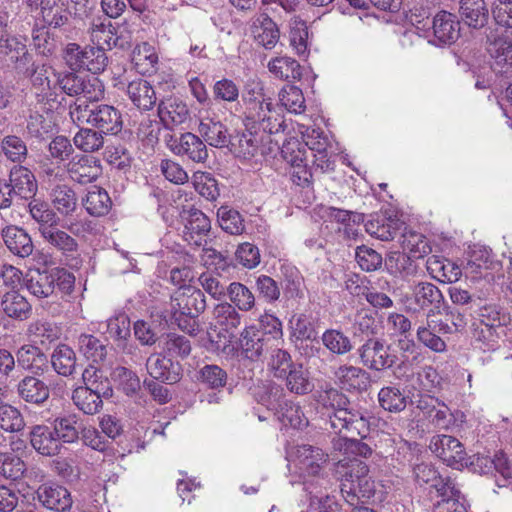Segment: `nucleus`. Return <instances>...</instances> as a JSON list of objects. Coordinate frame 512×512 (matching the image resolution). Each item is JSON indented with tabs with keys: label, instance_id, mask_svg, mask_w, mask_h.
<instances>
[{
	"label": "nucleus",
	"instance_id": "21",
	"mask_svg": "<svg viewBox=\"0 0 512 512\" xmlns=\"http://www.w3.org/2000/svg\"><path fill=\"white\" fill-rule=\"evenodd\" d=\"M67 172L73 181L80 184L91 183L101 174L100 161L93 156H75L68 163Z\"/></svg>",
	"mask_w": 512,
	"mask_h": 512
},
{
	"label": "nucleus",
	"instance_id": "15",
	"mask_svg": "<svg viewBox=\"0 0 512 512\" xmlns=\"http://www.w3.org/2000/svg\"><path fill=\"white\" fill-rule=\"evenodd\" d=\"M416 407L436 428L448 429L453 422L449 407L438 398L421 395L416 401Z\"/></svg>",
	"mask_w": 512,
	"mask_h": 512
},
{
	"label": "nucleus",
	"instance_id": "40",
	"mask_svg": "<svg viewBox=\"0 0 512 512\" xmlns=\"http://www.w3.org/2000/svg\"><path fill=\"white\" fill-rule=\"evenodd\" d=\"M54 371L61 376H72L77 367V359L74 350L66 345L59 344L52 352L50 361Z\"/></svg>",
	"mask_w": 512,
	"mask_h": 512
},
{
	"label": "nucleus",
	"instance_id": "53",
	"mask_svg": "<svg viewBox=\"0 0 512 512\" xmlns=\"http://www.w3.org/2000/svg\"><path fill=\"white\" fill-rule=\"evenodd\" d=\"M78 348L87 359L93 362H101L107 356V346L91 334L79 335Z\"/></svg>",
	"mask_w": 512,
	"mask_h": 512
},
{
	"label": "nucleus",
	"instance_id": "54",
	"mask_svg": "<svg viewBox=\"0 0 512 512\" xmlns=\"http://www.w3.org/2000/svg\"><path fill=\"white\" fill-rule=\"evenodd\" d=\"M322 344L336 355L347 354L353 348L350 338L339 329H328L322 333Z\"/></svg>",
	"mask_w": 512,
	"mask_h": 512
},
{
	"label": "nucleus",
	"instance_id": "34",
	"mask_svg": "<svg viewBox=\"0 0 512 512\" xmlns=\"http://www.w3.org/2000/svg\"><path fill=\"white\" fill-rule=\"evenodd\" d=\"M198 133L208 145L216 148L225 147L230 143L226 126L213 118H202L198 126Z\"/></svg>",
	"mask_w": 512,
	"mask_h": 512
},
{
	"label": "nucleus",
	"instance_id": "32",
	"mask_svg": "<svg viewBox=\"0 0 512 512\" xmlns=\"http://www.w3.org/2000/svg\"><path fill=\"white\" fill-rule=\"evenodd\" d=\"M113 393H98V390L85 387H77L72 393V400L75 406L87 415L98 413L103 406V398L112 397Z\"/></svg>",
	"mask_w": 512,
	"mask_h": 512
},
{
	"label": "nucleus",
	"instance_id": "46",
	"mask_svg": "<svg viewBox=\"0 0 512 512\" xmlns=\"http://www.w3.org/2000/svg\"><path fill=\"white\" fill-rule=\"evenodd\" d=\"M198 382L209 389L219 390L226 386L228 374L216 364H204L196 372Z\"/></svg>",
	"mask_w": 512,
	"mask_h": 512
},
{
	"label": "nucleus",
	"instance_id": "36",
	"mask_svg": "<svg viewBox=\"0 0 512 512\" xmlns=\"http://www.w3.org/2000/svg\"><path fill=\"white\" fill-rule=\"evenodd\" d=\"M27 289L38 298L51 296L54 291L52 269H30L26 279Z\"/></svg>",
	"mask_w": 512,
	"mask_h": 512
},
{
	"label": "nucleus",
	"instance_id": "12",
	"mask_svg": "<svg viewBox=\"0 0 512 512\" xmlns=\"http://www.w3.org/2000/svg\"><path fill=\"white\" fill-rule=\"evenodd\" d=\"M37 499L49 510L67 512L71 509L73 500L71 493L62 485L53 482L41 484L37 491Z\"/></svg>",
	"mask_w": 512,
	"mask_h": 512
},
{
	"label": "nucleus",
	"instance_id": "30",
	"mask_svg": "<svg viewBox=\"0 0 512 512\" xmlns=\"http://www.w3.org/2000/svg\"><path fill=\"white\" fill-rule=\"evenodd\" d=\"M430 276L442 283H455L462 276L461 268L449 259L432 255L426 261Z\"/></svg>",
	"mask_w": 512,
	"mask_h": 512
},
{
	"label": "nucleus",
	"instance_id": "2",
	"mask_svg": "<svg viewBox=\"0 0 512 512\" xmlns=\"http://www.w3.org/2000/svg\"><path fill=\"white\" fill-rule=\"evenodd\" d=\"M357 457L346 455L335 463V475L341 481V493L352 506L367 502L376 492L368 465Z\"/></svg>",
	"mask_w": 512,
	"mask_h": 512
},
{
	"label": "nucleus",
	"instance_id": "49",
	"mask_svg": "<svg viewBox=\"0 0 512 512\" xmlns=\"http://www.w3.org/2000/svg\"><path fill=\"white\" fill-rule=\"evenodd\" d=\"M267 369L277 379L286 376V373L296 364L288 351L275 346L269 352Z\"/></svg>",
	"mask_w": 512,
	"mask_h": 512
},
{
	"label": "nucleus",
	"instance_id": "50",
	"mask_svg": "<svg viewBox=\"0 0 512 512\" xmlns=\"http://www.w3.org/2000/svg\"><path fill=\"white\" fill-rule=\"evenodd\" d=\"M379 405L391 413H399L407 406V397L396 386H386L378 393Z\"/></svg>",
	"mask_w": 512,
	"mask_h": 512
},
{
	"label": "nucleus",
	"instance_id": "11",
	"mask_svg": "<svg viewBox=\"0 0 512 512\" xmlns=\"http://www.w3.org/2000/svg\"><path fill=\"white\" fill-rule=\"evenodd\" d=\"M443 302L444 296L436 285L421 281L412 287L409 309L414 312L428 310L427 318H430Z\"/></svg>",
	"mask_w": 512,
	"mask_h": 512
},
{
	"label": "nucleus",
	"instance_id": "37",
	"mask_svg": "<svg viewBox=\"0 0 512 512\" xmlns=\"http://www.w3.org/2000/svg\"><path fill=\"white\" fill-rule=\"evenodd\" d=\"M29 200V213L31 218L38 223L40 235H42L44 231L52 228L53 225L59 224L60 218L57 216L56 212L51 209L49 203L35 198V196Z\"/></svg>",
	"mask_w": 512,
	"mask_h": 512
},
{
	"label": "nucleus",
	"instance_id": "58",
	"mask_svg": "<svg viewBox=\"0 0 512 512\" xmlns=\"http://www.w3.org/2000/svg\"><path fill=\"white\" fill-rule=\"evenodd\" d=\"M103 133L91 128H80L73 141L75 146L84 152L98 151L104 145Z\"/></svg>",
	"mask_w": 512,
	"mask_h": 512
},
{
	"label": "nucleus",
	"instance_id": "55",
	"mask_svg": "<svg viewBox=\"0 0 512 512\" xmlns=\"http://www.w3.org/2000/svg\"><path fill=\"white\" fill-rule=\"evenodd\" d=\"M433 321L427 318L426 323L420 325L416 331V338L426 348L435 353H443L447 349L445 341L432 328Z\"/></svg>",
	"mask_w": 512,
	"mask_h": 512
},
{
	"label": "nucleus",
	"instance_id": "20",
	"mask_svg": "<svg viewBox=\"0 0 512 512\" xmlns=\"http://www.w3.org/2000/svg\"><path fill=\"white\" fill-rule=\"evenodd\" d=\"M489 41L488 51L493 59L491 64L492 70L495 74L505 76L507 78L512 76V42L503 38H495Z\"/></svg>",
	"mask_w": 512,
	"mask_h": 512
},
{
	"label": "nucleus",
	"instance_id": "61",
	"mask_svg": "<svg viewBox=\"0 0 512 512\" xmlns=\"http://www.w3.org/2000/svg\"><path fill=\"white\" fill-rule=\"evenodd\" d=\"M220 227L231 235H239L244 229V220L240 213L228 207H220L217 211Z\"/></svg>",
	"mask_w": 512,
	"mask_h": 512
},
{
	"label": "nucleus",
	"instance_id": "17",
	"mask_svg": "<svg viewBox=\"0 0 512 512\" xmlns=\"http://www.w3.org/2000/svg\"><path fill=\"white\" fill-rule=\"evenodd\" d=\"M132 105L141 112L151 111L158 103L155 88L143 78H137L127 83L125 89Z\"/></svg>",
	"mask_w": 512,
	"mask_h": 512
},
{
	"label": "nucleus",
	"instance_id": "43",
	"mask_svg": "<svg viewBox=\"0 0 512 512\" xmlns=\"http://www.w3.org/2000/svg\"><path fill=\"white\" fill-rule=\"evenodd\" d=\"M83 205L90 215L100 217L108 214L112 201L105 189L92 186L83 199Z\"/></svg>",
	"mask_w": 512,
	"mask_h": 512
},
{
	"label": "nucleus",
	"instance_id": "47",
	"mask_svg": "<svg viewBox=\"0 0 512 512\" xmlns=\"http://www.w3.org/2000/svg\"><path fill=\"white\" fill-rule=\"evenodd\" d=\"M51 197L55 209L63 216L71 215L77 207L76 193L68 185H56Z\"/></svg>",
	"mask_w": 512,
	"mask_h": 512
},
{
	"label": "nucleus",
	"instance_id": "1",
	"mask_svg": "<svg viewBox=\"0 0 512 512\" xmlns=\"http://www.w3.org/2000/svg\"><path fill=\"white\" fill-rule=\"evenodd\" d=\"M324 426L322 429L329 428L336 435L332 438V446L335 451L342 452L344 456L352 455L367 458L372 454L371 447L359 439H355L354 434L361 435L360 427L366 426L363 417L357 418V415L348 411V409H338L331 415H324Z\"/></svg>",
	"mask_w": 512,
	"mask_h": 512
},
{
	"label": "nucleus",
	"instance_id": "19",
	"mask_svg": "<svg viewBox=\"0 0 512 512\" xmlns=\"http://www.w3.org/2000/svg\"><path fill=\"white\" fill-rule=\"evenodd\" d=\"M7 183L15 197L21 200L33 198L38 190L34 174L22 165H15L11 168Z\"/></svg>",
	"mask_w": 512,
	"mask_h": 512
},
{
	"label": "nucleus",
	"instance_id": "48",
	"mask_svg": "<svg viewBox=\"0 0 512 512\" xmlns=\"http://www.w3.org/2000/svg\"><path fill=\"white\" fill-rule=\"evenodd\" d=\"M226 294L231 301L230 304L240 311L248 312L255 307L256 299L253 292L240 282L230 283Z\"/></svg>",
	"mask_w": 512,
	"mask_h": 512
},
{
	"label": "nucleus",
	"instance_id": "35",
	"mask_svg": "<svg viewBox=\"0 0 512 512\" xmlns=\"http://www.w3.org/2000/svg\"><path fill=\"white\" fill-rule=\"evenodd\" d=\"M267 68L269 72L277 79L290 83L298 81L302 77V67L298 61L288 56H279L272 58Z\"/></svg>",
	"mask_w": 512,
	"mask_h": 512
},
{
	"label": "nucleus",
	"instance_id": "23",
	"mask_svg": "<svg viewBox=\"0 0 512 512\" xmlns=\"http://www.w3.org/2000/svg\"><path fill=\"white\" fill-rule=\"evenodd\" d=\"M434 36L439 44L450 45L460 36V21L456 15L440 11L432 21Z\"/></svg>",
	"mask_w": 512,
	"mask_h": 512
},
{
	"label": "nucleus",
	"instance_id": "39",
	"mask_svg": "<svg viewBox=\"0 0 512 512\" xmlns=\"http://www.w3.org/2000/svg\"><path fill=\"white\" fill-rule=\"evenodd\" d=\"M365 229L367 233L379 240L390 241L398 233L399 220L377 214L366 222Z\"/></svg>",
	"mask_w": 512,
	"mask_h": 512
},
{
	"label": "nucleus",
	"instance_id": "6",
	"mask_svg": "<svg viewBox=\"0 0 512 512\" xmlns=\"http://www.w3.org/2000/svg\"><path fill=\"white\" fill-rule=\"evenodd\" d=\"M181 217L184 225L182 231L184 241L197 247L206 245L211 230L210 219L196 208L183 211Z\"/></svg>",
	"mask_w": 512,
	"mask_h": 512
},
{
	"label": "nucleus",
	"instance_id": "5",
	"mask_svg": "<svg viewBox=\"0 0 512 512\" xmlns=\"http://www.w3.org/2000/svg\"><path fill=\"white\" fill-rule=\"evenodd\" d=\"M170 308L174 315L197 318L206 308V298L200 289L187 286L171 296Z\"/></svg>",
	"mask_w": 512,
	"mask_h": 512
},
{
	"label": "nucleus",
	"instance_id": "26",
	"mask_svg": "<svg viewBox=\"0 0 512 512\" xmlns=\"http://www.w3.org/2000/svg\"><path fill=\"white\" fill-rule=\"evenodd\" d=\"M413 474L419 484H430L437 493L443 491L455 495L456 483L451 478H442L436 469L429 463L421 462L414 464Z\"/></svg>",
	"mask_w": 512,
	"mask_h": 512
},
{
	"label": "nucleus",
	"instance_id": "8",
	"mask_svg": "<svg viewBox=\"0 0 512 512\" xmlns=\"http://www.w3.org/2000/svg\"><path fill=\"white\" fill-rule=\"evenodd\" d=\"M146 370L152 379L168 385L178 383L183 376L180 362L162 353H153L147 358Z\"/></svg>",
	"mask_w": 512,
	"mask_h": 512
},
{
	"label": "nucleus",
	"instance_id": "62",
	"mask_svg": "<svg viewBox=\"0 0 512 512\" xmlns=\"http://www.w3.org/2000/svg\"><path fill=\"white\" fill-rule=\"evenodd\" d=\"M82 380L85 388L98 390V393L105 394L106 392L113 393V389L109 379L104 375L103 371L99 368L89 365L82 373Z\"/></svg>",
	"mask_w": 512,
	"mask_h": 512
},
{
	"label": "nucleus",
	"instance_id": "42",
	"mask_svg": "<svg viewBox=\"0 0 512 512\" xmlns=\"http://www.w3.org/2000/svg\"><path fill=\"white\" fill-rule=\"evenodd\" d=\"M213 317L215 326L230 334L240 326L242 319L235 306L228 302L217 304L213 310Z\"/></svg>",
	"mask_w": 512,
	"mask_h": 512
},
{
	"label": "nucleus",
	"instance_id": "31",
	"mask_svg": "<svg viewBox=\"0 0 512 512\" xmlns=\"http://www.w3.org/2000/svg\"><path fill=\"white\" fill-rule=\"evenodd\" d=\"M40 10L48 27L59 29L69 24L71 12L66 0H45Z\"/></svg>",
	"mask_w": 512,
	"mask_h": 512
},
{
	"label": "nucleus",
	"instance_id": "44",
	"mask_svg": "<svg viewBox=\"0 0 512 512\" xmlns=\"http://www.w3.org/2000/svg\"><path fill=\"white\" fill-rule=\"evenodd\" d=\"M81 425L75 414H69L55 418L53 422V431L59 442L74 443L80 437Z\"/></svg>",
	"mask_w": 512,
	"mask_h": 512
},
{
	"label": "nucleus",
	"instance_id": "16",
	"mask_svg": "<svg viewBox=\"0 0 512 512\" xmlns=\"http://www.w3.org/2000/svg\"><path fill=\"white\" fill-rule=\"evenodd\" d=\"M1 236L5 247L16 257H29L34 251L32 237L26 229L17 225L2 228Z\"/></svg>",
	"mask_w": 512,
	"mask_h": 512
},
{
	"label": "nucleus",
	"instance_id": "28",
	"mask_svg": "<svg viewBox=\"0 0 512 512\" xmlns=\"http://www.w3.org/2000/svg\"><path fill=\"white\" fill-rule=\"evenodd\" d=\"M332 378L342 388L348 391L366 388L369 374L362 368L341 365L332 369Z\"/></svg>",
	"mask_w": 512,
	"mask_h": 512
},
{
	"label": "nucleus",
	"instance_id": "57",
	"mask_svg": "<svg viewBox=\"0 0 512 512\" xmlns=\"http://www.w3.org/2000/svg\"><path fill=\"white\" fill-rule=\"evenodd\" d=\"M231 151L238 158L250 160L258 154L259 141L250 132L242 133L236 137L234 142H231Z\"/></svg>",
	"mask_w": 512,
	"mask_h": 512
},
{
	"label": "nucleus",
	"instance_id": "41",
	"mask_svg": "<svg viewBox=\"0 0 512 512\" xmlns=\"http://www.w3.org/2000/svg\"><path fill=\"white\" fill-rule=\"evenodd\" d=\"M414 259L406 253L395 252L386 259L385 265L391 274L407 279L418 273L419 267Z\"/></svg>",
	"mask_w": 512,
	"mask_h": 512
},
{
	"label": "nucleus",
	"instance_id": "25",
	"mask_svg": "<svg viewBox=\"0 0 512 512\" xmlns=\"http://www.w3.org/2000/svg\"><path fill=\"white\" fill-rule=\"evenodd\" d=\"M90 37L96 48L111 50L113 47H123L120 38L116 36L115 27L111 21L101 17L93 18L89 27Z\"/></svg>",
	"mask_w": 512,
	"mask_h": 512
},
{
	"label": "nucleus",
	"instance_id": "56",
	"mask_svg": "<svg viewBox=\"0 0 512 512\" xmlns=\"http://www.w3.org/2000/svg\"><path fill=\"white\" fill-rule=\"evenodd\" d=\"M32 45L38 54L51 56L58 48V41L47 27H36L32 30Z\"/></svg>",
	"mask_w": 512,
	"mask_h": 512
},
{
	"label": "nucleus",
	"instance_id": "38",
	"mask_svg": "<svg viewBox=\"0 0 512 512\" xmlns=\"http://www.w3.org/2000/svg\"><path fill=\"white\" fill-rule=\"evenodd\" d=\"M252 391L254 399L268 409L278 410L281 408L285 397V392L281 385L273 381H266L255 386Z\"/></svg>",
	"mask_w": 512,
	"mask_h": 512
},
{
	"label": "nucleus",
	"instance_id": "7",
	"mask_svg": "<svg viewBox=\"0 0 512 512\" xmlns=\"http://www.w3.org/2000/svg\"><path fill=\"white\" fill-rule=\"evenodd\" d=\"M167 147L178 156H186L195 163H204L208 158V149L202 138L186 132L179 138L168 135L165 139Z\"/></svg>",
	"mask_w": 512,
	"mask_h": 512
},
{
	"label": "nucleus",
	"instance_id": "9",
	"mask_svg": "<svg viewBox=\"0 0 512 512\" xmlns=\"http://www.w3.org/2000/svg\"><path fill=\"white\" fill-rule=\"evenodd\" d=\"M363 366L370 370L382 371L392 367L396 357L389 353V347L378 338H369L358 348Z\"/></svg>",
	"mask_w": 512,
	"mask_h": 512
},
{
	"label": "nucleus",
	"instance_id": "29",
	"mask_svg": "<svg viewBox=\"0 0 512 512\" xmlns=\"http://www.w3.org/2000/svg\"><path fill=\"white\" fill-rule=\"evenodd\" d=\"M30 443L43 456H55L62 448L53 429L46 425H36L31 429Z\"/></svg>",
	"mask_w": 512,
	"mask_h": 512
},
{
	"label": "nucleus",
	"instance_id": "33",
	"mask_svg": "<svg viewBox=\"0 0 512 512\" xmlns=\"http://www.w3.org/2000/svg\"><path fill=\"white\" fill-rule=\"evenodd\" d=\"M1 307L6 316L19 321L28 319L32 311L31 304L18 290H7L2 296Z\"/></svg>",
	"mask_w": 512,
	"mask_h": 512
},
{
	"label": "nucleus",
	"instance_id": "27",
	"mask_svg": "<svg viewBox=\"0 0 512 512\" xmlns=\"http://www.w3.org/2000/svg\"><path fill=\"white\" fill-rule=\"evenodd\" d=\"M18 366L34 375H42L48 370L49 359L37 346L23 345L16 352Z\"/></svg>",
	"mask_w": 512,
	"mask_h": 512
},
{
	"label": "nucleus",
	"instance_id": "45",
	"mask_svg": "<svg viewBox=\"0 0 512 512\" xmlns=\"http://www.w3.org/2000/svg\"><path fill=\"white\" fill-rule=\"evenodd\" d=\"M55 123L49 113L40 114L39 112H31L26 125V132L31 138L44 140L53 134Z\"/></svg>",
	"mask_w": 512,
	"mask_h": 512
},
{
	"label": "nucleus",
	"instance_id": "63",
	"mask_svg": "<svg viewBox=\"0 0 512 512\" xmlns=\"http://www.w3.org/2000/svg\"><path fill=\"white\" fill-rule=\"evenodd\" d=\"M20 411L10 404L0 402V428L6 432H18L24 428Z\"/></svg>",
	"mask_w": 512,
	"mask_h": 512
},
{
	"label": "nucleus",
	"instance_id": "14",
	"mask_svg": "<svg viewBox=\"0 0 512 512\" xmlns=\"http://www.w3.org/2000/svg\"><path fill=\"white\" fill-rule=\"evenodd\" d=\"M43 240L52 248L58 251L65 259L67 265H72L77 260L79 254V245L76 239L64 230L53 225L41 235Z\"/></svg>",
	"mask_w": 512,
	"mask_h": 512
},
{
	"label": "nucleus",
	"instance_id": "4",
	"mask_svg": "<svg viewBox=\"0 0 512 512\" xmlns=\"http://www.w3.org/2000/svg\"><path fill=\"white\" fill-rule=\"evenodd\" d=\"M429 449L447 466L460 470L467 465L466 452L462 443L450 435L433 436Z\"/></svg>",
	"mask_w": 512,
	"mask_h": 512
},
{
	"label": "nucleus",
	"instance_id": "22",
	"mask_svg": "<svg viewBox=\"0 0 512 512\" xmlns=\"http://www.w3.org/2000/svg\"><path fill=\"white\" fill-rule=\"evenodd\" d=\"M122 117L119 110L107 104H96L90 125L103 134L115 135L122 130Z\"/></svg>",
	"mask_w": 512,
	"mask_h": 512
},
{
	"label": "nucleus",
	"instance_id": "24",
	"mask_svg": "<svg viewBox=\"0 0 512 512\" xmlns=\"http://www.w3.org/2000/svg\"><path fill=\"white\" fill-rule=\"evenodd\" d=\"M16 390L20 399L35 405L43 404L50 396L48 385L35 375H27L22 378L18 382Z\"/></svg>",
	"mask_w": 512,
	"mask_h": 512
},
{
	"label": "nucleus",
	"instance_id": "18",
	"mask_svg": "<svg viewBox=\"0 0 512 512\" xmlns=\"http://www.w3.org/2000/svg\"><path fill=\"white\" fill-rule=\"evenodd\" d=\"M461 21L471 29L480 30L490 21V10L485 0H459Z\"/></svg>",
	"mask_w": 512,
	"mask_h": 512
},
{
	"label": "nucleus",
	"instance_id": "52",
	"mask_svg": "<svg viewBox=\"0 0 512 512\" xmlns=\"http://www.w3.org/2000/svg\"><path fill=\"white\" fill-rule=\"evenodd\" d=\"M5 53L10 61L15 64V69L18 72L26 70L27 65L32 61V56L29 54L26 44L16 37L5 40Z\"/></svg>",
	"mask_w": 512,
	"mask_h": 512
},
{
	"label": "nucleus",
	"instance_id": "13",
	"mask_svg": "<svg viewBox=\"0 0 512 512\" xmlns=\"http://www.w3.org/2000/svg\"><path fill=\"white\" fill-rule=\"evenodd\" d=\"M157 115L160 123L172 130L175 126L181 125L189 118L187 104L178 97H163L157 103Z\"/></svg>",
	"mask_w": 512,
	"mask_h": 512
},
{
	"label": "nucleus",
	"instance_id": "3",
	"mask_svg": "<svg viewBox=\"0 0 512 512\" xmlns=\"http://www.w3.org/2000/svg\"><path fill=\"white\" fill-rule=\"evenodd\" d=\"M57 85L63 93L70 97L80 98L83 96L85 99H96L103 94L102 84L98 78L90 79L75 72L59 73Z\"/></svg>",
	"mask_w": 512,
	"mask_h": 512
},
{
	"label": "nucleus",
	"instance_id": "59",
	"mask_svg": "<svg viewBox=\"0 0 512 512\" xmlns=\"http://www.w3.org/2000/svg\"><path fill=\"white\" fill-rule=\"evenodd\" d=\"M163 349L164 352L171 358L176 357L185 359L190 355L192 351V345L190 339L187 336L177 333H169L165 338Z\"/></svg>",
	"mask_w": 512,
	"mask_h": 512
},
{
	"label": "nucleus",
	"instance_id": "64",
	"mask_svg": "<svg viewBox=\"0 0 512 512\" xmlns=\"http://www.w3.org/2000/svg\"><path fill=\"white\" fill-rule=\"evenodd\" d=\"M1 149L4 155L12 162L22 163L28 155L26 143L16 135H8L3 138Z\"/></svg>",
	"mask_w": 512,
	"mask_h": 512
},
{
	"label": "nucleus",
	"instance_id": "51",
	"mask_svg": "<svg viewBox=\"0 0 512 512\" xmlns=\"http://www.w3.org/2000/svg\"><path fill=\"white\" fill-rule=\"evenodd\" d=\"M281 379L286 381V387L295 394H306L314 387L301 364H295Z\"/></svg>",
	"mask_w": 512,
	"mask_h": 512
},
{
	"label": "nucleus",
	"instance_id": "10",
	"mask_svg": "<svg viewBox=\"0 0 512 512\" xmlns=\"http://www.w3.org/2000/svg\"><path fill=\"white\" fill-rule=\"evenodd\" d=\"M279 346L273 339L266 337L256 325H251L243 329L239 338V347L242 355L252 361H257L268 353L273 347Z\"/></svg>",
	"mask_w": 512,
	"mask_h": 512
},
{
	"label": "nucleus",
	"instance_id": "60",
	"mask_svg": "<svg viewBox=\"0 0 512 512\" xmlns=\"http://www.w3.org/2000/svg\"><path fill=\"white\" fill-rule=\"evenodd\" d=\"M26 470L24 461L17 455L9 452H0V475L6 479L18 480Z\"/></svg>",
	"mask_w": 512,
	"mask_h": 512
}]
</instances>
